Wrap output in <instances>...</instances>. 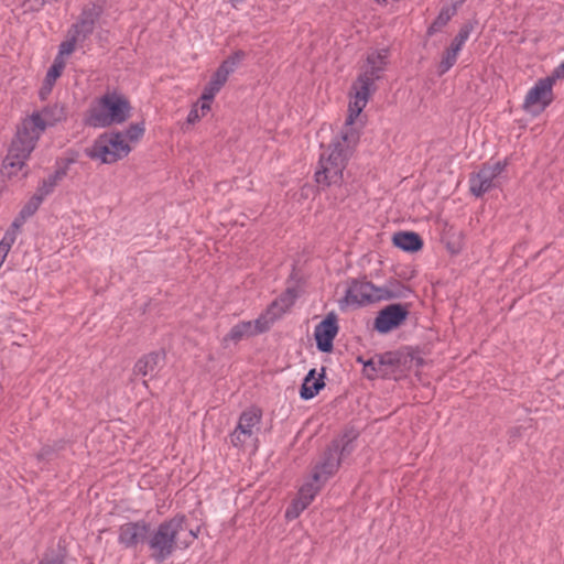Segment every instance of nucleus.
Returning a JSON list of instances; mask_svg holds the SVG:
<instances>
[{"label":"nucleus","instance_id":"3c124183","mask_svg":"<svg viewBox=\"0 0 564 564\" xmlns=\"http://www.w3.org/2000/svg\"><path fill=\"white\" fill-rule=\"evenodd\" d=\"M11 245L6 242L4 240L1 239L0 241V259L2 261H4L6 257L8 256L10 249H11Z\"/></svg>","mask_w":564,"mask_h":564},{"label":"nucleus","instance_id":"ddd939ff","mask_svg":"<svg viewBox=\"0 0 564 564\" xmlns=\"http://www.w3.org/2000/svg\"><path fill=\"white\" fill-rule=\"evenodd\" d=\"M351 89L355 91V100L349 102L348 116L345 121L346 129L344 131H348V129H354L351 126L355 122L356 118L366 107L370 96L376 93L373 88L368 87L367 83L358 84V82L356 80L354 82Z\"/></svg>","mask_w":564,"mask_h":564},{"label":"nucleus","instance_id":"f704fd0d","mask_svg":"<svg viewBox=\"0 0 564 564\" xmlns=\"http://www.w3.org/2000/svg\"><path fill=\"white\" fill-rule=\"evenodd\" d=\"M145 128L144 122L131 123L124 131L123 137L128 138L131 142L139 141L144 134Z\"/></svg>","mask_w":564,"mask_h":564},{"label":"nucleus","instance_id":"f03ea898","mask_svg":"<svg viewBox=\"0 0 564 564\" xmlns=\"http://www.w3.org/2000/svg\"><path fill=\"white\" fill-rule=\"evenodd\" d=\"M358 139L359 134L355 129L341 131L334 138L328 147L329 153L319 156L318 169L314 175L318 188L326 189L343 183L344 170L351 154L350 144H355Z\"/></svg>","mask_w":564,"mask_h":564},{"label":"nucleus","instance_id":"20e7f679","mask_svg":"<svg viewBox=\"0 0 564 564\" xmlns=\"http://www.w3.org/2000/svg\"><path fill=\"white\" fill-rule=\"evenodd\" d=\"M131 105L128 98L116 93L105 94L99 98V105L90 107L85 118V124L93 128H107L121 124L131 116Z\"/></svg>","mask_w":564,"mask_h":564},{"label":"nucleus","instance_id":"5fc2aeb1","mask_svg":"<svg viewBox=\"0 0 564 564\" xmlns=\"http://www.w3.org/2000/svg\"><path fill=\"white\" fill-rule=\"evenodd\" d=\"M15 239H17V235L13 232V231H6L2 240H4L6 242L10 243L11 246L15 242Z\"/></svg>","mask_w":564,"mask_h":564},{"label":"nucleus","instance_id":"49530a36","mask_svg":"<svg viewBox=\"0 0 564 564\" xmlns=\"http://www.w3.org/2000/svg\"><path fill=\"white\" fill-rule=\"evenodd\" d=\"M248 436H243V433L240 432V430H235L234 433L231 434V443L234 446L238 447V446H242L245 443H246V438Z\"/></svg>","mask_w":564,"mask_h":564},{"label":"nucleus","instance_id":"bb28decb","mask_svg":"<svg viewBox=\"0 0 564 564\" xmlns=\"http://www.w3.org/2000/svg\"><path fill=\"white\" fill-rule=\"evenodd\" d=\"M455 13H456V6L443 7L441 9L440 13L437 14V17L432 22V24L427 28V32H426L427 35L432 36L435 33H437L438 31H441L442 28H444L449 22V20L452 19V17Z\"/></svg>","mask_w":564,"mask_h":564},{"label":"nucleus","instance_id":"052dcab7","mask_svg":"<svg viewBox=\"0 0 564 564\" xmlns=\"http://www.w3.org/2000/svg\"><path fill=\"white\" fill-rule=\"evenodd\" d=\"M28 176V172H24L22 177H26Z\"/></svg>","mask_w":564,"mask_h":564},{"label":"nucleus","instance_id":"e433bc0d","mask_svg":"<svg viewBox=\"0 0 564 564\" xmlns=\"http://www.w3.org/2000/svg\"><path fill=\"white\" fill-rule=\"evenodd\" d=\"M78 42H80V40L76 35L69 34V31H67V39L59 45V55L72 54L75 51Z\"/></svg>","mask_w":564,"mask_h":564},{"label":"nucleus","instance_id":"8fccbe9b","mask_svg":"<svg viewBox=\"0 0 564 564\" xmlns=\"http://www.w3.org/2000/svg\"><path fill=\"white\" fill-rule=\"evenodd\" d=\"M550 77L553 78L554 83L556 79L564 78V61L553 70Z\"/></svg>","mask_w":564,"mask_h":564},{"label":"nucleus","instance_id":"ea45409f","mask_svg":"<svg viewBox=\"0 0 564 564\" xmlns=\"http://www.w3.org/2000/svg\"><path fill=\"white\" fill-rule=\"evenodd\" d=\"M477 25H478V21L476 19L468 20L467 22H465L462 25L458 33L456 34V37L466 42L468 40L470 33L475 30V28Z\"/></svg>","mask_w":564,"mask_h":564},{"label":"nucleus","instance_id":"a878e982","mask_svg":"<svg viewBox=\"0 0 564 564\" xmlns=\"http://www.w3.org/2000/svg\"><path fill=\"white\" fill-rule=\"evenodd\" d=\"M252 336H254V334L252 332L251 321L239 322L230 328L229 333L224 337L223 341L238 343L243 338Z\"/></svg>","mask_w":564,"mask_h":564},{"label":"nucleus","instance_id":"aec40b11","mask_svg":"<svg viewBox=\"0 0 564 564\" xmlns=\"http://www.w3.org/2000/svg\"><path fill=\"white\" fill-rule=\"evenodd\" d=\"M392 243L402 251L414 253L423 248V239L415 231H398L392 236Z\"/></svg>","mask_w":564,"mask_h":564},{"label":"nucleus","instance_id":"2f4dec72","mask_svg":"<svg viewBox=\"0 0 564 564\" xmlns=\"http://www.w3.org/2000/svg\"><path fill=\"white\" fill-rule=\"evenodd\" d=\"M44 199L37 195L36 193L24 204V206L19 212L18 216H20L21 219L28 220L30 217H32L40 208L42 202Z\"/></svg>","mask_w":564,"mask_h":564},{"label":"nucleus","instance_id":"39448f33","mask_svg":"<svg viewBox=\"0 0 564 564\" xmlns=\"http://www.w3.org/2000/svg\"><path fill=\"white\" fill-rule=\"evenodd\" d=\"M131 152V147L123 139L120 131L101 133L90 148L85 150L86 155L91 160H100L104 164H113Z\"/></svg>","mask_w":564,"mask_h":564},{"label":"nucleus","instance_id":"a19ab883","mask_svg":"<svg viewBox=\"0 0 564 564\" xmlns=\"http://www.w3.org/2000/svg\"><path fill=\"white\" fill-rule=\"evenodd\" d=\"M228 80V76L226 74H224L218 67L217 69L213 73L210 79H209V84L213 85L214 87H217V89H221L223 86L227 83Z\"/></svg>","mask_w":564,"mask_h":564},{"label":"nucleus","instance_id":"dca6fc26","mask_svg":"<svg viewBox=\"0 0 564 564\" xmlns=\"http://www.w3.org/2000/svg\"><path fill=\"white\" fill-rule=\"evenodd\" d=\"M375 358L378 359V370H381L382 378L394 373L401 366L408 362V356L400 350L378 354Z\"/></svg>","mask_w":564,"mask_h":564},{"label":"nucleus","instance_id":"72a5a7b5","mask_svg":"<svg viewBox=\"0 0 564 564\" xmlns=\"http://www.w3.org/2000/svg\"><path fill=\"white\" fill-rule=\"evenodd\" d=\"M319 490V486H314L313 484H305L299 490L296 499L305 503V507H308Z\"/></svg>","mask_w":564,"mask_h":564},{"label":"nucleus","instance_id":"bf43d9fd","mask_svg":"<svg viewBox=\"0 0 564 564\" xmlns=\"http://www.w3.org/2000/svg\"><path fill=\"white\" fill-rule=\"evenodd\" d=\"M366 361H367V360H364V358H362V357H360V356H359V357H357V362H360V364H362V365H364V362H366Z\"/></svg>","mask_w":564,"mask_h":564},{"label":"nucleus","instance_id":"58836bf2","mask_svg":"<svg viewBox=\"0 0 564 564\" xmlns=\"http://www.w3.org/2000/svg\"><path fill=\"white\" fill-rule=\"evenodd\" d=\"M362 372L368 379H373L378 376L381 377V370H378V359L370 358L364 362Z\"/></svg>","mask_w":564,"mask_h":564},{"label":"nucleus","instance_id":"603ef678","mask_svg":"<svg viewBox=\"0 0 564 564\" xmlns=\"http://www.w3.org/2000/svg\"><path fill=\"white\" fill-rule=\"evenodd\" d=\"M200 106L198 108V111L200 110V116L204 117L206 116V113L208 111H210V108H212V101H207V100H200Z\"/></svg>","mask_w":564,"mask_h":564},{"label":"nucleus","instance_id":"f8f14e48","mask_svg":"<svg viewBox=\"0 0 564 564\" xmlns=\"http://www.w3.org/2000/svg\"><path fill=\"white\" fill-rule=\"evenodd\" d=\"M553 78L550 76L539 79L535 85L528 91L523 108L529 110L531 107L539 105V111H543L553 101L552 87Z\"/></svg>","mask_w":564,"mask_h":564},{"label":"nucleus","instance_id":"423d86ee","mask_svg":"<svg viewBox=\"0 0 564 564\" xmlns=\"http://www.w3.org/2000/svg\"><path fill=\"white\" fill-rule=\"evenodd\" d=\"M411 303H391L382 307L375 317L372 329L386 335L401 327L410 315Z\"/></svg>","mask_w":564,"mask_h":564},{"label":"nucleus","instance_id":"cd10ccee","mask_svg":"<svg viewBox=\"0 0 564 564\" xmlns=\"http://www.w3.org/2000/svg\"><path fill=\"white\" fill-rule=\"evenodd\" d=\"M246 55L247 54L245 51L237 50L226 59H224L218 68L229 77V75L232 74L238 65L245 59Z\"/></svg>","mask_w":564,"mask_h":564},{"label":"nucleus","instance_id":"473e14b6","mask_svg":"<svg viewBox=\"0 0 564 564\" xmlns=\"http://www.w3.org/2000/svg\"><path fill=\"white\" fill-rule=\"evenodd\" d=\"M458 52L447 47L442 56L441 62L437 66V73L438 75H444L447 73L456 63L457 61Z\"/></svg>","mask_w":564,"mask_h":564},{"label":"nucleus","instance_id":"79ce46f5","mask_svg":"<svg viewBox=\"0 0 564 564\" xmlns=\"http://www.w3.org/2000/svg\"><path fill=\"white\" fill-rule=\"evenodd\" d=\"M507 162L506 161H497L494 164L484 163L481 167L488 169L491 174H494V177L497 178L506 169Z\"/></svg>","mask_w":564,"mask_h":564},{"label":"nucleus","instance_id":"9d476101","mask_svg":"<svg viewBox=\"0 0 564 564\" xmlns=\"http://www.w3.org/2000/svg\"><path fill=\"white\" fill-rule=\"evenodd\" d=\"M338 318L334 312L328 313L324 319L315 326L314 337L319 351H333L334 339L338 334Z\"/></svg>","mask_w":564,"mask_h":564},{"label":"nucleus","instance_id":"c9c22d12","mask_svg":"<svg viewBox=\"0 0 564 564\" xmlns=\"http://www.w3.org/2000/svg\"><path fill=\"white\" fill-rule=\"evenodd\" d=\"M274 321L275 319H272V315H270V319L261 315L254 322H251V327L254 336L268 332L271 327V324Z\"/></svg>","mask_w":564,"mask_h":564},{"label":"nucleus","instance_id":"c85d7f7f","mask_svg":"<svg viewBox=\"0 0 564 564\" xmlns=\"http://www.w3.org/2000/svg\"><path fill=\"white\" fill-rule=\"evenodd\" d=\"M102 14H104V6L102 4L97 3V2H89L82 9V11L79 13V18L88 21L89 23H91L93 25L96 26V23L99 21V19L101 18Z\"/></svg>","mask_w":564,"mask_h":564},{"label":"nucleus","instance_id":"6ab92c4d","mask_svg":"<svg viewBox=\"0 0 564 564\" xmlns=\"http://www.w3.org/2000/svg\"><path fill=\"white\" fill-rule=\"evenodd\" d=\"M325 367L322 368V373L316 378V369H311L305 376L300 389V397L303 400H311L316 397L319 391L325 387Z\"/></svg>","mask_w":564,"mask_h":564},{"label":"nucleus","instance_id":"c756f323","mask_svg":"<svg viewBox=\"0 0 564 564\" xmlns=\"http://www.w3.org/2000/svg\"><path fill=\"white\" fill-rule=\"evenodd\" d=\"M68 31L84 42L94 33L95 25L78 17L77 22L72 24Z\"/></svg>","mask_w":564,"mask_h":564},{"label":"nucleus","instance_id":"680f3d73","mask_svg":"<svg viewBox=\"0 0 564 564\" xmlns=\"http://www.w3.org/2000/svg\"><path fill=\"white\" fill-rule=\"evenodd\" d=\"M3 261L0 259V267L2 265Z\"/></svg>","mask_w":564,"mask_h":564},{"label":"nucleus","instance_id":"6e6552de","mask_svg":"<svg viewBox=\"0 0 564 564\" xmlns=\"http://www.w3.org/2000/svg\"><path fill=\"white\" fill-rule=\"evenodd\" d=\"M378 289L379 286L367 281L365 278L362 280L351 279L340 302L355 307L380 302Z\"/></svg>","mask_w":564,"mask_h":564},{"label":"nucleus","instance_id":"f257e3e1","mask_svg":"<svg viewBox=\"0 0 564 564\" xmlns=\"http://www.w3.org/2000/svg\"><path fill=\"white\" fill-rule=\"evenodd\" d=\"M67 119L66 106L62 102L48 104L40 111L24 118L17 127L8 153L3 160L1 173L11 178L25 165L26 160L36 147L41 133L48 127Z\"/></svg>","mask_w":564,"mask_h":564},{"label":"nucleus","instance_id":"2eb2a0df","mask_svg":"<svg viewBox=\"0 0 564 564\" xmlns=\"http://www.w3.org/2000/svg\"><path fill=\"white\" fill-rule=\"evenodd\" d=\"M497 186L494 174L488 169H480L469 175V192L475 197H481Z\"/></svg>","mask_w":564,"mask_h":564},{"label":"nucleus","instance_id":"9b49d317","mask_svg":"<svg viewBox=\"0 0 564 564\" xmlns=\"http://www.w3.org/2000/svg\"><path fill=\"white\" fill-rule=\"evenodd\" d=\"M337 447V445L328 444L321 460L315 465L312 478L316 484H324L338 471L341 459L338 457Z\"/></svg>","mask_w":564,"mask_h":564},{"label":"nucleus","instance_id":"4be33fe9","mask_svg":"<svg viewBox=\"0 0 564 564\" xmlns=\"http://www.w3.org/2000/svg\"><path fill=\"white\" fill-rule=\"evenodd\" d=\"M164 351H151L145 354L134 364L133 373L143 377L151 375L159 367L160 362L164 361Z\"/></svg>","mask_w":564,"mask_h":564},{"label":"nucleus","instance_id":"6e6d98bb","mask_svg":"<svg viewBox=\"0 0 564 564\" xmlns=\"http://www.w3.org/2000/svg\"><path fill=\"white\" fill-rule=\"evenodd\" d=\"M406 356H408V358H410V360L414 359V356L412 354H408ZM415 361H416V366H422L424 364V360L421 357L415 358Z\"/></svg>","mask_w":564,"mask_h":564},{"label":"nucleus","instance_id":"864d4df0","mask_svg":"<svg viewBox=\"0 0 564 564\" xmlns=\"http://www.w3.org/2000/svg\"><path fill=\"white\" fill-rule=\"evenodd\" d=\"M464 44L465 42L463 40H459L458 37L455 36L449 45V48L459 53Z\"/></svg>","mask_w":564,"mask_h":564},{"label":"nucleus","instance_id":"7c9ffc66","mask_svg":"<svg viewBox=\"0 0 564 564\" xmlns=\"http://www.w3.org/2000/svg\"><path fill=\"white\" fill-rule=\"evenodd\" d=\"M66 446L65 440L54 441L53 444H45L36 454L39 460H51L58 452L63 451Z\"/></svg>","mask_w":564,"mask_h":564},{"label":"nucleus","instance_id":"f3484780","mask_svg":"<svg viewBox=\"0 0 564 564\" xmlns=\"http://www.w3.org/2000/svg\"><path fill=\"white\" fill-rule=\"evenodd\" d=\"M377 291L379 293L380 302L406 299L409 295L413 294V290L410 285L404 284L395 278H389L384 285L379 286Z\"/></svg>","mask_w":564,"mask_h":564},{"label":"nucleus","instance_id":"5701e85b","mask_svg":"<svg viewBox=\"0 0 564 564\" xmlns=\"http://www.w3.org/2000/svg\"><path fill=\"white\" fill-rule=\"evenodd\" d=\"M261 417V409L257 406H251L240 414L237 430H240V432L243 433V436L251 437L253 433L252 429L260 423Z\"/></svg>","mask_w":564,"mask_h":564},{"label":"nucleus","instance_id":"4c0bfd02","mask_svg":"<svg viewBox=\"0 0 564 564\" xmlns=\"http://www.w3.org/2000/svg\"><path fill=\"white\" fill-rule=\"evenodd\" d=\"M307 507L302 501H299L296 498L292 500L290 506L285 510V518L288 520L296 519Z\"/></svg>","mask_w":564,"mask_h":564},{"label":"nucleus","instance_id":"13d9d810","mask_svg":"<svg viewBox=\"0 0 564 564\" xmlns=\"http://www.w3.org/2000/svg\"><path fill=\"white\" fill-rule=\"evenodd\" d=\"M447 248H448V250H449L452 253H457V252H459V249L451 248V243H448V245H447Z\"/></svg>","mask_w":564,"mask_h":564},{"label":"nucleus","instance_id":"a211bd4d","mask_svg":"<svg viewBox=\"0 0 564 564\" xmlns=\"http://www.w3.org/2000/svg\"><path fill=\"white\" fill-rule=\"evenodd\" d=\"M297 296L299 294L295 288H288L268 306L267 314L272 315V319L281 317L291 306L294 305Z\"/></svg>","mask_w":564,"mask_h":564},{"label":"nucleus","instance_id":"37998d69","mask_svg":"<svg viewBox=\"0 0 564 564\" xmlns=\"http://www.w3.org/2000/svg\"><path fill=\"white\" fill-rule=\"evenodd\" d=\"M219 89H217V87L207 83L202 93L200 100L213 101Z\"/></svg>","mask_w":564,"mask_h":564},{"label":"nucleus","instance_id":"393cba45","mask_svg":"<svg viewBox=\"0 0 564 564\" xmlns=\"http://www.w3.org/2000/svg\"><path fill=\"white\" fill-rule=\"evenodd\" d=\"M64 62L58 61L57 58L54 61V63L48 68L44 83L39 91L40 98L42 100L46 99L47 95L51 94L52 87L56 79L62 75V72L64 69Z\"/></svg>","mask_w":564,"mask_h":564},{"label":"nucleus","instance_id":"4468645a","mask_svg":"<svg viewBox=\"0 0 564 564\" xmlns=\"http://www.w3.org/2000/svg\"><path fill=\"white\" fill-rule=\"evenodd\" d=\"M75 163V159L66 158L56 161L57 169L47 178H44L36 188V194L43 199L54 192L57 184L67 175L69 166Z\"/></svg>","mask_w":564,"mask_h":564},{"label":"nucleus","instance_id":"1a4fd4ad","mask_svg":"<svg viewBox=\"0 0 564 564\" xmlns=\"http://www.w3.org/2000/svg\"><path fill=\"white\" fill-rule=\"evenodd\" d=\"M151 531V523L144 519L129 521L119 527L118 542L124 549H137L139 544L147 543Z\"/></svg>","mask_w":564,"mask_h":564},{"label":"nucleus","instance_id":"7ed1b4c3","mask_svg":"<svg viewBox=\"0 0 564 564\" xmlns=\"http://www.w3.org/2000/svg\"><path fill=\"white\" fill-rule=\"evenodd\" d=\"M186 529L187 517L184 513H176L174 517L162 521L148 535L147 545L150 557L156 564L165 562L180 547L177 535Z\"/></svg>","mask_w":564,"mask_h":564},{"label":"nucleus","instance_id":"de8ad7c7","mask_svg":"<svg viewBox=\"0 0 564 564\" xmlns=\"http://www.w3.org/2000/svg\"><path fill=\"white\" fill-rule=\"evenodd\" d=\"M523 427L522 426H512L508 430V435L510 441L514 442L522 436Z\"/></svg>","mask_w":564,"mask_h":564},{"label":"nucleus","instance_id":"a18cd8bd","mask_svg":"<svg viewBox=\"0 0 564 564\" xmlns=\"http://www.w3.org/2000/svg\"><path fill=\"white\" fill-rule=\"evenodd\" d=\"M200 117L202 116L198 112V104H195V105H193L192 109L189 110V112L187 115L186 122L188 124H194L197 121H199Z\"/></svg>","mask_w":564,"mask_h":564},{"label":"nucleus","instance_id":"0eeeda50","mask_svg":"<svg viewBox=\"0 0 564 564\" xmlns=\"http://www.w3.org/2000/svg\"><path fill=\"white\" fill-rule=\"evenodd\" d=\"M389 57L390 50L388 47L373 50L368 53L366 57V68L358 75L356 82H358V84L367 83L369 88L377 90L375 82L383 77L389 64Z\"/></svg>","mask_w":564,"mask_h":564},{"label":"nucleus","instance_id":"09e8293b","mask_svg":"<svg viewBox=\"0 0 564 564\" xmlns=\"http://www.w3.org/2000/svg\"><path fill=\"white\" fill-rule=\"evenodd\" d=\"M24 223L25 220L21 219L20 216L17 215L8 231H13L17 235L20 228L24 225Z\"/></svg>","mask_w":564,"mask_h":564},{"label":"nucleus","instance_id":"4d7b16f0","mask_svg":"<svg viewBox=\"0 0 564 564\" xmlns=\"http://www.w3.org/2000/svg\"><path fill=\"white\" fill-rule=\"evenodd\" d=\"M243 1L245 0H229L234 8H238V4L242 3Z\"/></svg>","mask_w":564,"mask_h":564},{"label":"nucleus","instance_id":"c03bdc74","mask_svg":"<svg viewBox=\"0 0 564 564\" xmlns=\"http://www.w3.org/2000/svg\"><path fill=\"white\" fill-rule=\"evenodd\" d=\"M200 532V528L197 527L195 530L193 529H189L188 530V535H189V540H182V541H178V544H180V549H187L192 545V543L194 542V540H196L198 538V534Z\"/></svg>","mask_w":564,"mask_h":564},{"label":"nucleus","instance_id":"b1692460","mask_svg":"<svg viewBox=\"0 0 564 564\" xmlns=\"http://www.w3.org/2000/svg\"><path fill=\"white\" fill-rule=\"evenodd\" d=\"M68 555L66 540L59 538L56 549H47L37 564H67Z\"/></svg>","mask_w":564,"mask_h":564},{"label":"nucleus","instance_id":"412c9836","mask_svg":"<svg viewBox=\"0 0 564 564\" xmlns=\"http://www.w3.org/2000/svg\"><path fill=\"white\" fill-rule=\"evenodd\" d=\"M359 432L354 427H346L341 435L337 438H334L329 445H337V454L340 457L341 462L351 455L355 451V441L358 438Z\"/></svg>","mask_w":564,"mask_h":564}]
</instances>
